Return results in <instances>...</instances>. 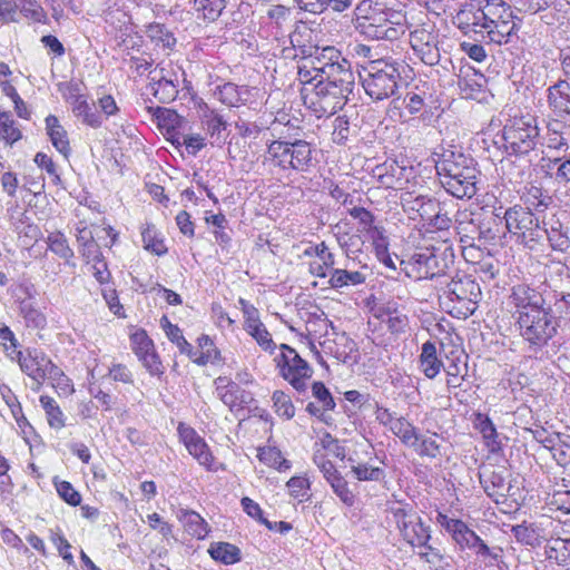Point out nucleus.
Returning a JSON list of instances; mask_svg holds the SVG:
<instances>
[{
  "instance_id": "obj_6",
  "label": "nucleus",
  "mask_w": 570,
  "mask_h": 570,
  "mask_svg": "<svg viewBox=\"0 0 570 570\" xmlns=\"http://www.w3.org/2000/svg\"><path fill=\"white\" fill-rule=\"evenodd\" d=\"M316 150L303 139L273 140L267 145L264 161L282 170H294L297 173L309 171L314 167Z\"/></svg>"
},
{
  "instance_id": "obj_59",
  "label": "nucleus",
  "mask_w": 570,
  "mask_h": 570,
  "mask_svg": "<svg viewBox=\"0 0 570 570\" xmlns=\"http://www.w3.org/2000/svg\"><path fill=\"white\" fill-rule=\"evenodd\" d=\"M351 132L350 121L344 116H337L333 121L332 139L337 145H344Z\"/></svg>"
},
{
  "instance_id": "obj_12",
  "label": "nucleus",
  "mask_w": 570,
  "mask_h": 570,
  "mask_svg": "<svg viewBox=\"0 0 570 570\" xmlns=\"http://www.w3.org/2000/svg\"><path fill=\"white\" fill-rule=\"evenodd\" d=\"M503 218L508 232L525 247L533 249L542 239L540 220L530 207L514 205L504 212Z\"/></svg>"
},
{
  "instance_id": "obj_29",
  "label": "nucleus",
  "mask_w": 570,
  "mask_h": 570,
  "mask_svg": "<svg viewBox=\"0 0 570 570\" xmlns=\"http://www.w3.org/2000/svg\"><path fill=\"white\" fill-rule=\"evenodd\" d=\"M351 263H346L344 268H336L330 272L328 286L340 289L350 286H357L366 281V275L361 271L350 268Z\"/></svg>"
},
{
  "instance_id": "obj_62",
  "label": "nucleus",
  "mask_w": 570,
  "mask_h": 570,
  "mask_svg": "<svg viewBox=\"0 0 570 570\" xmlns=\"http://www.w3.org/2000/svg\"><path fill=\"white\" fill-rule=\"evenodd\" d=\"M35 163L38 167L46 170V173L50 176L52 184L59 185L61 183L57 167L51 157H49L47 154L38 153L35 156Z\"/></svg>"
},
{
  "instance_id": "obj_46",
  "label": "nucleus",
  "mask_w": 570,
  "mask_h": 570,
  "mask_svg": "<svg viewBox=\"0 0 570 570\" xmlns=\"http://www.w3.org/2000/svg\"><path fill=\"white\" fill-rule=\"evenodd\" d=\"M39 401L46 412L48 424L57 430L62 429L65 426V415L56 400L48 395H41Z\"/></svg>"
},
{
  "instance_id": "obj_51",
  "label": "nucleus",
  "mask_w": 570,
  "mask_h": 570,
  "mask_svg": "<svg viewBox=\"0 0 570 570\" xmlns=\"http://www.w3.org/2000/svg\"><path fill=\"white\" fill-rule=\"evenodd\" d=\"M335 356L342 363L353 366L360 360L357 344L353 340L345 337L344 342L337 345Z\"/></svg>"
},
{
  "instance_id": "obj_25",
  "label": "nucleus",
  "mask_w": 570,
  "mask_h": 570,
  "mask_svg": "<svg viewBox=\"0 0 570 570\" xmlns=\"http://www.w3.org/2000/svg\"><path fill=\"white\" fill-rule=\"evenodd\" d=\"M485 86V78L482 73L475 71L473 68L468 67L460 70L458 87L461 95L465 99H476L483 91Z\"/></svg>"
},
{
  "instance_id": "obj_49",
  "label": "nucleus",
  "mask_w": 570,
  "mask_h": 570,
  "mask_svg": "<svg viewBox=\"0 0 570 570\" xmlns=\"http://www.w3.org/2000/svg\"><path fill=\"white\" fill-rule=\"evenodd\" d=\"M21 138V131L17 127L10 112H0V139L7 144H14Z\"/></svg>"
},
{
  "instance_id": "obj_23",
  "label": "nucleus",
  "mask_w": 570,
  "mask_h": 570,
  "mask_svg": "<svg viewBox=\"0 0 570 570\" xmlns=\"http://www.w3.org/2000/svg\"><path fill=\"white\" fill-rule=\"evenodd\" d=\"M318 80L351 91H353L355 85L351 62L346 58H344V62L338 61L337 63H331L330 67L323 68Z\"/></svg>"
},
{
  "instance_id": "obj_13",
  "label": "nucleus",
  "mask_w": 570,
  "mask_h": 570,
  "mask_svg": "<svg viewBox=\"0 0 570 570\" xmlns=\"http://www.w3.org/2000/svg\"><path fill=\"white\" fill-rule=\"evenodd\" d=\"M279 350L281 353L275 357V362L281 376L296 391L304 392L307 387L306 381L312 377L313 370L289 345L281 344Z\"/></svg>"
},
{
  "instance_id": "obj_50",
  "label": "nucleus",
  "mask_w": 570,
  "mask_h": 570,
  "mask_svg": "<svg viewBox=\"0 0 570 570\" xmlns=\"http://www.w3.org/2000/svg\"><path fill=\"white\" fill-rule=\"evenodd\" d=\"M351 472L357 481L380 482L385 479V471L383 469L372 466L368 463L352 464Z\"/></svg>"
},
{
  "instance_id": "obj_26",
  "label": "nucleus",
  "mask_w": 570,
  "mask_h": 570,
  "mask_svg": "<svg viewBox=\"0 0 570 570\" xmlns=\"http://www.w3.org/2000/svg\"><path fill=\"white\" fill-rule=\"evenodd\" d=\"M244 330L250 335L256 343L271 354L274 353L276 344L272 338L271 333L267 331L264 323L261 321L259 312L249 315L244 320Z\"/></svg>"
},
{
  "instance_id": "obj_35",
  "label": "nucleus",
  "mask_w": 570,
  "mask_h": 570,
  "mask_svg": "<svg viewBox=\"0 0 570 570\" xmlns=\"http://www.w3.org/2000/svg\"><path fill=\"white\" fill-rule=\"evenodd\" d=\"M226 3V0H193L191 9L198 19L214 22L222 16Z\"/></svg>"
},
{
  "instance_id": "obj_3",
  "label": "nucleus",
  "mask_w": 570,
  "mask_h": 570,
  "mask_svg": "<svg viewBox=\"0 0 570 570\" xmlns=\"http://www.w3.org/2000/svg\"><path fill=\"white\" fill-rule=\"evenodd\" d=\"M458 19L494 45L508 43L517 27L512 9L503 0H484L478 8L470 4Z\"/></svg>"
},
{
  "instance_id": "obj_39",
  "label": "nucleus",
  "mask_w": 570,
  "mask_h": 570,
  "mask_svg": "<svg viewBox=\"0 0 570 570\" xmlns=\"http://www.w3.org/2000/svg\"><path fill=\"white\" fill-rule=\"evenodd\" d=\"M474 426L482 434L487 446L495 451L500 448L499 434L491 419L482 413H476L473 421Z\"/></svg>"
},
{
  "instance_id": "obj_22",
  "label": "nucleus",
  "mask_w": 570,
  "mask_h": 570,
  "mask_svg": "<svg viewBox=\"0 0 570 570\" xmlns=\"http://www.w3.org/2000/svg\"><path fill=\"white\" fill-rule=\"evenodd\" d=\"M548 107L552 116L566 119L570 116V82L559 80L547 89Z\"/></svg>"
},
{
  "instance_id": "obj_16",
  "label": "nucleus",
  "mask_w": 570,
  "mask_h": 570,
  "mask_svg": "<svg viewBox=\"0 0 570 570\" xmlns=\"http://www.w3.org/2000/svg\"><path fill=\"white\" fill-rule=\"evenodd\" d=\"M472 168H476V164L473 158L464 155L460 151L445 150L435 163V169L439 175L441 185L448 186L456 175L461 173L472 174Z\"/></svg>"
},
{
  "instance_id": "obj_11",
  "label": "nucleus",
  "mask_w": 570,
  "mask_h": 570,
  "mask_svg": "<svg viewBox=\"0 0 570 570\" xmlns=\"http://www.w3.org/2000/svg\"><path fill=\"white\" fill-rule=\"evenodd\" d=\"M351 90L317 80L309 90L306 87L304 105L317 117H327L337 112L347 102Z\"/></svg>"
},
{
  "instance_id": "obj_8",
  "label": "nucleus",
  "mask_w": 570,
  "mask_h": 570,
  "mask_svg": "<svg viewBox=\"0 0 570 570\" xmlns=\"http://www.w3.org/2000/svg\"><path fill=\"white\" fill-rule=\"evenodd\" d=\"M539 136L533 117H514L507 120L495 144L509 156H525L535 149Z\"/></svg>"
},
{
  "instance_id": "obj_40",
  "label": "nucleus",
  "mask_w": 570,
  "mask_h": 570,
  "mask_svg": "<svg viewBox=\"0 0 570 570\" xmlns=\"http://www.w3.org/2000/svg\"><path fill=\"white\" fill-rule=\"evenodd\" d=\"M390 431L406 446H411L417 443L419 430L404 416H400L396 421H394V424L391 426Z\"/></svg>"
},
{
  "instance_id": "obj_31",
  "label": "nucleus",
  "mask_w": 570,
  "mask_h": 570,
  "mask_svg": "<svg viewBox=\"0 0 570 570\" xmlns=\"http://www.w3.org/2000/svg\"><path fill=\"white\" fill-rule=\"evenodd\" d=\"M45 122L51 144L60 154L67 157L70 154V144L67 131L61 126L59 119L53 115H49Z\"/></svg>"
},
{
  "instance_id": "obj_56",
  "label": "nucleus",
  "mask_w": 570,
  "mask_h": 570,
  "mask_svg": "<svg viewBox=\"0 0 570 570\" xmlns=\"http://www.w3.org/2000/svg\"><path fill=\"white\" fill-rule=\"evenodd\" d=\"M53 484L59 497L68 504L76 507L81 502L80 493L68 481L53 479Z\"/></svg>"
},
{
  "instance_id": "obj_24",
  "label": "nucleus",
  "mask_w": 570,
  "mask_h": 570,
  "mask_svg": "<svg viewBox=\"0 0 570 570\" xmlns=\"http://www.w3.org/2000/svg\"><path fill=\"white\" fill-rule=\"evenodd\" d=\"M160 326L164 330L167 338L178 347L181 354L188 355L195 363L199 365L207 363V357L204 355L199 357L196 356V353L193 351V346L186 341L181 330L177 325L171 324L167 316L161 317Z\"/></svg>"
},
{
  "instance_id": "obj_33",
  "label": "nucleus",
  "mask_w": 570,
  "mask_h": 570,
  "mask_svg": "<svg viewBox=\"0 0 570 570\" xmlns=\"http://www.w3.org/2000/svg\"><path fill=\"white\" fill-rule=\"evenodd\" d=\"M72 112L81 119L83 124L92 128H99L102 125V117L98 114L95 108L87 101L85 96L78 95L73 98Z\"/></svg>"
},
{
  "instance_id": "obj_32",
  "label": "nucleus",
  "mask_w": 570,
  "mask_h": 570,
  "mask_svg": "<svg viewBox=\"0 0 570 570\" xmlns=\"http://www.w3.org/2000/svg\"><path fill=\"white\" fill-rule=\"evenodd\" d=\"M420 368L428 379H434L443 367V362L438 357L436 346L431 341L422 345L420 354Z\"/></svg>"
},
{
  "instance_id": "obj_45",
  "label": "nucleus",
  "mask_w": 570,
  "mask_h": 570,
  "mask_svg": "<svg viewBox=\"0 0 570 570\" xmlns=\"http://www.w3.org/2000/svg\"><path fill=\"white\" fill-rule=\"evenodd\" d=\"M13 6L21 14L33 22L45 23L47 13L37 0H13Z\"/></svg>"
},
{
  "instance_id": "obj_61",
  "label": "nucleus",
  "mask_w": 570,
  "mask_h": 570,
  "mask_svg": "<svg viewBox=\"0 0 570 570\" xmlns=\"http://www.w3.org/2000/svg\"><path fill=\"white\" fill-rule=\"evenodd\" d=\"M317 71V68L313 63H311L309 67L305 63L298 67V80L304 85L302 90L303 96L306 87L311 90L314 87V83L317 82V79H320V72Z\"/></svg>"
},
{
  "instance_id": "obj_36",
  "label": "nucleus",
  "mask_w": 570,
  "mask_h": 570,
  "mask_svg": "<svg viewBox=\"0 0 570 570\" xmlns=\"http://www.w3.org/2000/svg\"><path fill=\"white\" fill-rule=\"evenodd\" d=\"M569 436L561 438L560 435L549 436L542 441L543 448L547 449L556 462L566 466L570 464V444L568 443Z\"/></svg>"
},
{
  "instance_id": "obj_37",
  "label": "nucleus",
  "mask_w": 570,
  "mask_h": 570,
  "mask_svg": "<svg viewBox=\"0 0 570 570\" xmlns=\"http://www.w3.org/2000/svg\"><path fill=\"white\" fill-rule=\"evenodd\" d=\"M564 119L554 117L547 125L546 145L549 149L564 150L569 149L568 140L563 136L566 128Z\"/></svg>"
},
{
  "instance_id": "obj_38",
  "label": "nucleus",
  "mask_w": 570,
  "mask_h": 570,
  "mask_svg": "<svg viewBox=\"0 0 570 570\" xmlns=\"http://www.w3.org/2000/svg\"><path fill=\"white\" fill-rule=\"evenodd\" d=\"M209 556L224 564H234L242 559L239 548L229 542H214L208 549Z\"/></svg>"
},
{
  "instance_id": "obj_19",
  "label": "nucleus",
  "mask_w": 570,
  "mask_h": 570,
  "mask_svg": "<svg viewBox=\"0 0 570 570\" xmlns=\"http://www.w3.org/2000/svg\"><path fill=\"white\" fill-rule=\"evenodd\" d=\"M178 435L189 454L208 471H216L215 458L205 440L190 426L179 423Z\"/></svg>"
},
{
  "instance_id": "obj_28",
  "label": "nucleus",
  "mask_w": 570,
  "mask_h": 570,
  "mask_svg": "<svg viewBox=\"0 0 570 570\" xmlns=\"http://www.w3.org/2000/svg\"><path fill=\"white\" fill-rule=\"evenodd\" d=\"M478 175L479 170L476 168H472V174H469V176L461 173L456 175L451 183H448L444 189L453 197L460 199L472 198L476 194Z\"/></svg>"
},
{
  "instance_id": "obj_60",
  "label": "nucleus",
  "mask_w": 570,
  "mask_h": 570,
  "mask_svg": "<svg viewBox=\"0 0 570 570\" xmlns=\"http://www.w3.org/2000/svg\"><path fill=\"white\" fill-rule=\"evenodd\" d=\"M0 342L3 345L7 355L13 360L16 353L19 352L17 350L18 340L16 338L13 332L4 324H0Z\"/></svg>"
},
{
  "instance_id": "obj_42",
  "label": "nucleus",
  "mask_w": 570,
  "mask_h": 570,
  "mask_svg": "<svg viewBox=\"0 0 570 570\" xmlns=\"http://www.w3.org/2000/svg\"><path fill=\"white\" fill-rule=\"evenodd\" d=\"M338 61L344 62V57L341 51L335 47L327 46L324 48H316L314 52V58L311 60L317 68V72H322L323 68L330 67L331 63H337Z\"/></svg>"
},
{
  "instance_id": "obj_44",
  "label": "nucleus",
  "mask_w": 570,
  "mask_h": 570,
  "mask_svg": "<svg viewBox=\"0 0 570 570\" xmlns=\"http://www.w3.org/2000/svg\"><path fill=\"white\" fill-rule=\"evenodd\" d=\"M438 438V433H432L430 436L417 433V443L410 448H413L420 456L435 459L441 455V445L436 441Z\"/></svg>"
},
{
  "instance_id": "obj_30",
  "label": "nucleus",
  "mask_w": 570,
  "mask_h": 570,
  "mask_svg": "<svg viewBox=\"0 0 570 570\" xmlns=\"http://www.w3.org/2000/svg\"><path fill=\"white\" fill-rule=\"evenodd\" d=\"M480 483L487 495L495 502L505 498L508 487L502 472L489 471L480 473Z\"/></svg>"
},
{
  "instance_id": "obj_14",
  "label": "nucleus",
  "mask_w": 570,
  "mask_h": 570,
  "mask_svg": "<svg viewBox=\"0 0 570 570\" xmlns=\"http://www.w3.org/2000/svg\"><path fill=\"white\" fill-rule=\"evenodd\" d=\"M409 42L414 55L428 66L440 62V35L434 26L422 24L415 27L409 35Z\"/></svg>"
},
{
  "instance_id": "obj_21",
  "label": "nucleus",
  "mask_w": 570,
  "mask_h": 570,
  "mask_svg": "<svg viewBox=\"0 0 570 570\" xmlns=\"http://www.w3.org/2000/svg\"><path fill=\"white\" fill-rule=\"evenodd\" d=\"M150 82L147 89L150 94L163 104L171 102L178 95V80L167 78L165 69L156 68L154 71H149Z\"/></svg>"
},
{
  "instance_id": "obj_57",
  "label": "nucleus",
  "mask_w": 570,
  "mask_h": 570,
  "mask_svg": "<svg viewBox=\"0 0 570 570\" xmlns=\"http://www.w3.org/2000/svg\"><path fill=\"white\" fill-rule=\"evenodd\" d=\"M275 412L287 420L295 415V407L291 397L283 391H275L272 396Z\"/></svg>"
},
{
  "instance_id": "obj_27",
  "label": "nucleus",
  "mask_w": 570,
  "mask_h": 570,
  "mask_svg": "<svg viewBox=\"0 0 570 570\" xmlns=\"http://www.w3.org/2000/svg\"><path fill=\"white\" fill-rule=\"evenodd\" d=\"M145 33L155 48L169 55L176 47L174 33L163 23L151 22L146 26Z\"/></svg>"
},
{
  "instance_id": "obj_20",
  "label": "nucleus",
  "mask_w": 570,
  "mask_h": 570,
  "mask_svg": "<svg viewBox=\"0 0 570 570\" xmlns=\"http://www.w3.org/2000/svg\"><path fill=\"white\" fill-rule=\"evenodd\" d=\"M217 397L229 407L232 412L238 411L249 402V394L237 383L226 377L215 380Z\"/></svg>"
},
{
  "instance_id": "obj_58",
  "label": "nucleus",
  "mask_w": 570,
  "mask_h": 570,
  "mask_svg": "<svg viewBox=\"0 0 570 570\" xmlns=\"http://www.w3.org/2000/svg\"><path fill=\"white\" fill-rule=\"evenodd\" d=\"M557 487L558 489L552 493L550 503L556 505L558 510L570 513V484L562 480V483Z\"/></svg>"
},
{
  "instance_id": "obj_10",
  "label": "nucleus",
  "mask_w": 570,
  "mask_h": 570,
  "mask_svg": "<svg viewBox=\"0 0 570 570\" xmlns=\"http://www.w3.org/2000/svg\"><path fill=\"white\" fill-rule=\"evenodd\" d=\"M387 513L403 540L413 548L426 547L431 531L410 503L394 501L387 505Z\"/></svg>"
},
{
  "instance_id": "obj_52",
  "label": "nucleus",
  "mask_w": 570,
  "mask_h": 570,
  "mask_svg": "<svg viewBox=\"0 0 570 570\" xmlns=\"http://www.w3.org/2000/svg\"><path fill=\"white\" fill-rule=\"evenodd\" d=\"M202 125L212 137L220 135L226 129V121L223 119V116L209 108H206L202 115Z\"/></svg>"
},
{
  "instance_id": "obj_34",
  "label": "nucleus",
  "mask_w": 570,
  "mask_h": 570,
  "mask_svg": "<svg viewBox=\"0 0 570 570\" xmlns=\"http://www.w3.org/2000/svg\"><path fill=\"white\" fill-rule=\"evenodd\" d=\"M48 249L63 259L65 265L75 267L76 264L72 262L75 256L73 249L70 247L69 242L63 233L52 232L47 236L46 240Z\"/></svg>"
},
{
  "instance_id": "obj_1",
  "label": "nucleus",
  "mask_w": 570,
  "mask_h": 570,
  "mask_svg": "<svg viewBox=\"0 0 570 570\" xmlns=\"http://www.w3.org/2000/svg\"><path fill=\"white\" fill-rule=\"evenodd\" d=\"M548 287L544 283L537 287L517 284L508 297L519 334L534 353L549 344L560 326L551 307Z\"/></svg>"
},
{
  "instance_id": "obj_4",
  "label": "nucleus",
  "mask_w": 570,
  "mask_h": 570,
  "mask_svg": "<svg viewBox=\"0 0 570 570\" xmlns=\"http://www.w3.org/2000/svg\"><path fill=\"white\" fill-rule=\"evenodd\" d=\"M403 65L396 60L373 59L362 67V86L373 100L380 101L395 95L401 80Z\"/></svg>"
},
{
  "instance_id": "obj_54",
  "label": "nucleus",
  "mask_w": 570,
  "mask_h": 570,
  "mask_svg": "<svg viewBox=\"0 0 570 570\" xmlns=\"http://www.w3.org/2000/svg\"><path fill=\"white\" fill-rule=\"evenodd\" d=\"M333 492L340 498V500L347 507H352L355 502V494L350 489L347 481L345 478L341 474L334 479H332L330 482H327Z\"/></svg>"
},
{
  "instance_id": "obj_15",
  "label": "nucleus",
  "mask_w": 570,
  "mask_h": 570,
  "mask_svg": "<svg viewBox=\"0 0 570 570\" xmlns=\"http://www.w3.org/2000/svg\"><path fill=\"white\" fill-rule=\"evenodd\" d=\"M13 361H17L20 370L32 380V390H39L49 375L59 374V368L38 350L19 351Z\"/></svg>"
},
{
  "instance_id": "obj_7",
  "label": "nucleus",
  "mask_w": 570,
  "mask_h": 570,
  "mask_svg": "<svg viewBox=\"0 0 570 570\" xmlns=\"http://www.w3.org/2000/svg\"><path fill=\"white\" fill-rule=\"evenodd\" d=\"M452 246L443 242L438 246L419 248L406 262H402L406 275L413 279H428L443 275L453 264Z\"/></svg>"
},
{
  "instance_id": "obj_9",
  "label": "nucleus",
  "mask_w": 570,
  "mask_h": 570,
  "mask_svg": "<svg viewBox=\"0 0 570 570\" xmlns=\"http://www.w3.org/2000/svg\"><path fill=\"white\" fill-rule=\"evenodd\" d=\"M438 523L449 532L454 542L461 550H472L475 556L488 564L499 563L502 556V549L499 547L490 548L469 525L460 519L449 518L445 514H438Z\"/></svg>"
},
{
  "instance_id": "obj_53",
  "label": "nucleus",
  "mask_w": 570,
  "mask_h": 570,
  "mask_svg": "<svg viewBox=\"0 0 570 570\" xmlns=\"http://www.w3.org/2000/svg\"><path fill=\"white\" fill-rule=\"evenodd\" d=\"M155 116L158 121V126L167 132L175 131L180 127L183 121V118L175 110L168 108L157 107Z\"/></svg>"
},
{
  "instance_id": "obj_63",
  "label": "nucleus",
  "mask_w": 570,
  "mask_h": 570,
  "mask_svg": "<svg viewBox=\"0 0 570 570\" xmlns=\"http://www.w3.org/2000/svg\"><path fill=\"white\" fill-rule=\"evenodd\" d=\"M350 215L358 220L362 226V230L370 232L374 228V216L373 214L361 206H353L350 208Z\"/></svg>"
},
{
  "instance_id": "obj_64",
  "label": "nucleus",
  "mask_w": 570,
  "mask_h": 570,
  "mask_svg": "<svg viewBox=\"0 0 570 570\" xmlns=\"http://www.w3.org/2000/svg\"><path fill=\"white\" fill-rule=\"evenodd\" d=\"M557 171H554V181L559 185L570 183V155L558 157Z\"/></svg>"
},
{
  "instance_id": "obj_43",
  "label": "nucleus",
  "mask_w": 570,
  "mask_h": 570,
  "mask_svg": "<svg viewBox=\"0 0 570 570\" xmlns=\"http://www.w3.org/2000/svg\"><path fill=\"white\" fill-rule=\"evenodd\" d=\"M258 459L264 464L275 468L278 471H287L291 469V462L283 458L281 450L275 446L261 448Z\"/></svg>"
},
{
  "instance_id": "obj_47",
  "label": "nucleus",
  "mask_w": 570,
  "mask_h": 570,
  "mask_svg": "<svg viewBox=\"0 0 570 570\" xmlns=\"http://www.w3.org/2000/svg\"><path fill=\"white\" fill-rule=\"evenodd\" d=\"M215 97L223 102L224 105L235 107L244 101L242 95V89L232 82H226L222 86H218L214 92Z\"/></svg>"
},
{
  "instance_id": "obj_5",
  "label": "nucleus",
  "mask_w": 570,
  "mask_h": 570,
  "mask_svg": "<svg viewBox=\"0 0 570 570\" xmlns=\"http://www.w3.org/2000/svg\"><path fill=\"white\" fill-rule=\"evenodd\" d=\"M481 297L479 283L470 275H462L453 277L442 289L440 304L451 316L466 320L476 311Z\"/></svg>"
},
{
  "instance_id": "obj_18",
  "label": "nucleus",
  "mask_w": 570,
  "mask_h": 570,
  "mask_svg": "<svg viewBox=\"0 0 570 570\" xmlns=\"http://www.w3.org/2000/svg\"><path fill=\"white\" fill-rule=\"evenodd\" d=\"M130 344L134 353L150 375L159 376L164 373L161 361L145 330L134 332L130 335Z\"/></svg>"
},
{
  "instance_id": "obj_55",
  "label": "nucleus",
  "mask_w": 570,
  "mask_h": 570,
  "mask_svg": "<svg viewBox=\"0 0 570 570\" xmlns=\"http://www.w3.org/2000/svg\"><path fill=\"white\" fill-rule=\"evenodd\" d=\"M412 209H415L422 220L429 223L430 219L434 216V214L440 209V203L435 199L419 196L414 199V205Z\"/></svg>"
},
{
  "instance_id": "obj_2",
  "label": "nucleus",
  "mask_w": 570,
  "mask_h": 570,
  "mask_svg": "<svg viewBox=\"0 0 570 570\" xmlns=\"http://www.w3.org/2000/svg\"><path fill=\"white\" fill-rule=\"evenodd\" d=\"M352 24L367 40L395 41L407 30V17L393 0H362L353 10Z\"/></svg>"
},
{
  "instance_id": "obj_41",
  "label": "nucleus",
  "mask_w": 570,
  "mask_h": 570,
  "mask_svg": "<svg viewBox=\"0 0 570 570\" xmlns=\"http://www.w3.org/2000/svg\"><path fill=\"white\" fill-rule=\"evenodd\" d=\"M144 248L157 256L167 253V247L160 233L153 225H147L141 232Z\"/></svg>"
},
{
  "instance_id": "obj_48",
  "label": "nucleus",
  "mask_w": 570,
  "mask_h": 570,
  "mask_svg": "<svg viewBox=\"0 0 570 570\" xmlns=\"http://www.w3.org/2000/svg\"><path fill=\"white\" fill-rule=\"evenodd\" d=\"M184 522L186 531L197 539H204L209 532L207 522L195 511L185 512Z\"/></svg>"
},
{
  "instance_id": "obj_17",
  "label": "nucleus",
  "mask_w": 570,
  "mask_h": 570,
  "mask_svg": "<svg viewBox=\"0 0 570 570\" xmlns=\"http://www.w3.org/2000/svg\"><path fill=\"white\" fill-rule=\"evenodd\" d=\"M542 236L546 235L552 250L566 254L570 249V218L567 214H552L542 220Z\"/></svg>"
}]
</instances>
